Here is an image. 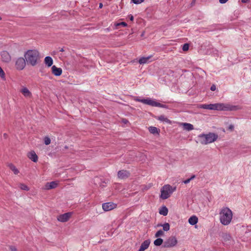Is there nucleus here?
I'll list each match as a JSON object with an SVG mask.
<instances>
[{
  "mask_svg": "<svg viewBox=\"0 0 251 251\" xmlns=\"http://www.w3.org/2000/svg\"><path fill=\"white\" fill-rule=\"evenodd\" d=\"M198 107L204 109L220 111H233L238 109L237 106L231 105L228 103H223L201 104L198 105Z\"/></svg>",
  "mask_w": 251,
  "mask_h": 251,
  "instance_id": "obj_1",
  "label": "nucleus"
},
{
  "mask_svg": "<svg viewBox=\"0 0 251 251\" xmlns=\"http://www.w3.org/2000/svg\"><path fill=\"white\" fill-rule=\"evenodd\" d=\"M24 56L27 64L32 66H35L40 61L39 52L36 50H28Z\"/></svg>",
  "mask_w": 251,
  "mask_h": 251,
  "instance_id": "obj_2",
  "label": "nucleus"
},
{
  "mask_svg": "<svg viewBox=\"0 0 251 251\" xmlns=\"http://www.w3.org/2000/svg\"><path fill=\"white\" fill-rule=\"evenodd\" d=\"M219 217L221 223L224 226H227L231 222L233 213L229 208L224 207L220 211Z\"/></svg>",
  "mask_w": 251,
  "mask_h": 251,
  "instance_id": "obj_3",
  "label": "nucleus"
},
{
  "mask_svg": "<svg viewBox=\"0 0 251 251\" xmlns=\"http://www.w3.org/2000/svg\"><path fill=\"white\" fill-rule=\"evenodd\" d=\"M218 135L213 132H209L207 134H201L198 135V138L202 145H207L216 141Z\"/></svg>",
  "mask_w": 251,
  "mask_h": 251,
  "instance_id": "obj_4",
  "label": "nucleus"
},
{
  "mask_svg": "<svg viewBox=\"0 0 251 251\" xmlns=\"http://www.w3.org/2000/svg\"><path fill=\"white\" fill-rule=\"evenodd\" d=\"M176 190V187H173L169 184L164 185L161 189L160 197L163 200H166L170 197L171 195Z\"/></svg>",
  "mask_w": 251,
  "mask_h": 251,
  "instance_id": "obj_5",
  "label": "nucleus"
},
{
  "mask_svg": "<svg viewBox=\"0 0 251 251\" xmlns=\"http://www.w3.org/2000/svg\"><path fill=\"white\" fill-rule=\"evenodd\" d=\"M138 101H140L143 103L151 105L154 107H159L164 108H168V106L166 104H163L151 99L138 100Z\"/></svg>",
  "mask_w": 251,
  "mask_h": 251,
  "instance_id": "obj_6",
  "label": "nucleus"
},
{
  "mask_svg": "<svg viewBox=\"0 0 251 251\" xmlns=\"http://www.w3.org/2000/svg\"><path fill=\"white\" fill-rule=\"evenodd\" d=\"M177 243V239L175 237H170L164 243L165 248H172L175 246Z\"/></svg>",
  "mask_w": 251,
  "mask_h": 251,
  "instance_id": "obj_7",
  "label": "nucleus"
},
{
  "mask_svg": "<svg viewBox=\"0 0 251 251\" xmlns=\"http://www.w3.org/2000/svg\"><path fill=\"white\" fill-rule=\"evenodd\" d=\"M26 60L23 57L18 58L15 63V67L18 70H23L26 65Z\"/></svg>",
  "mask_w": 251,
  "mask_h": 251,
  "instance_id": "obj_8",
  "label": "nucleus"
},
{
  "mask_svg": "<svg viewBox=\"0 0 251 251\" xmlns=\"http://www.w3.org/2000/svg\"><path fill=\"white\" fill-rule=\"evenodd\" d=\"M102 209L105 211L111 210L117 207V204L112 202H106L102 204Z\"/></svg>",
  "mask_w": 251,
  "mask_h": 251,
  "instance_id": "obj_9",
  "label": "nucleus"
},
{
  "mask_svg": "<svg viewBox=\"0 0 251 251\" xmlns=\"http://www.w3.org/2000/svg\"><path fill=\"white\" fill-rule=\"evenodd\" d=\"M1 60L3 62L8 63L11 60V57L9 52L6 50H3L0 52Z\"/></svg>",
  "mask_w": 251,
  "mask_h": 251,
  "instance_id": "obj_10",
  "label": "nucleus"
},
{
  "mask_svg": "<svg viewBox=\"0 0 251 251\" xmlns=\"http://www.w3.org/2000/svg\"><path fill=\"white\" fill-rule=\"evenodd\" d=\"M72 213L71 212L66 213L65 214L60 215L57 217V220L61 222H66L68 221L71 217Z\"/></svg>",
  "mask_w": 251,
  "mask_h": 251,
  "instance_id": "obj_11",
  "label": "nucleus"
},
{
  "mask_svg": "<svg viewBox=\"0 0 251 251\" xmlns=\"http://www.w3.org/2000/svg\"><path fill=\"white\" fill-rule=\"evenodd\" d=\"M130 176L129 172L126 170L119 171L118 173V177L121 179H126Z\"/></svg>",
  "mask_w": 251,
  "mask_h": 251,
  "instance_id": "obj_12",
  "label": "nucleus"
},
{
  "mask_svg": "<svg viewBox=\"0 0 251 251\" xmlns=\"http://www.w3.org/2000/svg\"><path fill=\"white\" fill-rule=\"evenodd\" d=\"M20 92L26 98H31L32 97L31 92L25 87H23L21 89Z\"/></svg>",
  "mask_w": 251,
  "mask_h": 251,
  "instance_id": "obj_13",
  "label": "nucleus"
},
{
  "mask_svg": "<svg viewBox=\"0 0 251 251\" xmlns=\"http://www.w3.org/2000/svg\"><path fill=\"white\" fill-rule=\"evenodd\" d=\"M58 185V183L56 181H51L50 182H47L45 186L44 189L50 190L51 189L55 188Z\"/></svg>",
  "mask_w": 251,
  "mask_h": 251,
  "instance_id": "obj_14",
  "label": "nucleus"
},
{
  "mask_svg": "<svg viewBox=\"0 0 251 251\" xmlns=\"http://www.w3.org/2000/svg\"><path fill=\"white\" fill-rule=\"evenodd\" d=\"M27 156L30 159H31L34 162H37L38 157L34 151H32L29 152L27 153Z\"/></svg>",
  "mask_w": 251,
  "mask_h": 251,
  "instance_id": "obj_15",
  "label": "nucleus"
},
{
  "mask_svg": "<svg viewBox=\"0 0 251 251\" xmlns=\"http://www.w3.org/2000/svg\"><path fill=\"white\" fill-rule=\"evenodd\" d=\"M51 71L52 74L55 76H60L62 73V69L60 68H57L55 65L51 67Z\"/></svg>",
  "mask_w": 251,
  "mask_h": 251,
  "instance_id": "obj_16",
  "label": "nucleus"
},
{
  "mask_svg": "<svg viewBox=\"0 0 251 251\" xmlns=\"http://www.w3.org/2000/svg\"><path fill=\"white\" fill-rule=\"evenodd\" d=\"M150 243L151 242L149 240H146L144 241L142 243L138 251H144L145 250L147 249L150 246Z\"/></svg>",
  "mask_w": 251,
  "mask_h": 251,
  "instance_id": "obj_17",
  "label": "nucleus"
},
{
  "mask_svg": "<svg viewBox=\"0 0 251 251\" xmlns=\"http://www.w3.org/2000/svg\"><path fill=\"white\" fill-rule=\"evenodd\" d=\"M152 55H150L148 57H143L140 58V59L138 61V62L140 64H144L146 63H148L151 61L150 59L152 58Z\"/></svg>",
  "mask_w": 251,
  "mask_h": 251,
  "instance_id": "obj_18",
  "label": "nucleus"
},
{
  "mask_svg": "<svg viewBox=\"0 0 251 251\" xmlns=\"http://www.w3.org/2000/svg\"><path fill=\"white\" fill-rule=\"evenodd\" d=\"M180 125L183 126V129L187 131H190L194 129V126L189 123H182Z\"/></svg>",
  "mask_w": 251,
  "mask_h": 251,
  "instance_id": "obj_19",
  "label": "nucleus"
},
{
  "mask_svg": "<svg viewBox=\"0 0 251 251\" xmlns=\"http://www.w3.org/2000/svg\"><path fill=\"white\" fill-rule=\"evenodd\" d=\"M155 118L162 122H165L169 124H172V122L164 115L156 117Z\"/></svg>",
  "mask_w": 251,
  "mask_h": 251,
  "instance_id": "obj_20",
  "label": "nucleus"
},
{
  "mask_svg": "<svg viewBox=\"0 0 251 251\" xmlns=\"http://www.w3.org/2000/svg\"><path fill=\"white\" fill-rule=\"evenodd\" d=\"M188 222L190 225H195L198 223V219L196 216H193L189 219Z\"/></svg>",
  "mask_w": 251,
  "mask_h": 251,
  "instance_id": "obj_21",
  "label": "nucleus"
},
{
  "mask_svg": "<svg viewBox=\"0 0 251 251\" xmlns=\"http://www.w3.org/2000/svg\"><path fill=\"white\" fill-rule=\"evenodd\" d=\"M45 63L48 67H50L53 64V60L51 57L47 56L45 58Z\"/></svg>",
  "mask_w": 251,
  "mask_h": 251,
  "instance_id": "obj_22",
  "label": "nucleus"
},
{
  "mask_svg": "<svg viewBox=\"0 0 251 251\" xmlns=\"http://www.w3.org/2000/svg\"><path fill=\"white\" fill-rule=\"evenodd\" d=\"M149 130L151 133L153 134H159V129L154 126H150L149 127Z\"/></svg>",
  "mask_w": 251,
  "mask_h": 251,
  "instance_id": "obj_23",
  "label": "nucleus"
},
{
  "mask_svg": "<svg viewBox=\"0 0 251 251\" xmlns=\"http://www.w3.org/2000/svg\"><path fill=\"white\" fill-rule=\"evenodd\" d=\"M8 166L10 169L13 171L14 174L17 175L19 173L18 169L13 164H10Z\"/></svg>",
  "mask_w": 251,
  "mask_h": 251,
  "instance_id": "obj_24",
  "label": "nucleus"
},
{
  "mask_svg": "<svg viewBox=\"0 0 251 251\" xmlns=\"http://www.w3.org/2000/svg\"><path fill=\"white\" fill-rule=\"evenodd\" d=\"M168 210L166 206L162 207L159 211V214L163 216H166L168 214Z\"/></svg>",
  "mask_w": 251,
  "mask_h": 251,
  "instance_id": "obj_25",
  "label": "nucleus"
},
{
  "mask_svg": "<svg viewBox=\"0 0 251 251\" xmlns=\"http://www.w3.org/2000/svg\"><path fill=\"white\" fill-rule=\"evenodd\" d=\"M157 226H162L163 230L165 231H167L169 230V229H170V225L169 224V223H166L162 225H158Z\"/></svg>",
  "mask_w": 251,
  "mask_h": 251,
  "instance_id": "obj_26",
  "label": "nucleus"
},
{
  "mask_svg": "<svg viewBox=\"0 0 251 251\" xmlns=\"http://www.w3.org/2000/svg\"><path fill=\"white\" fill-rule=\"evenodd\" d=\"M163 240L161 238H157L154 241V244L155 246H159L163 243Z\"/></svg>",
  "mask_w": 251,
  "mask_h": 251,
  "instance_id": "obj_27",
  "label": "nucleus"
},
{
  "mask_svg": "<svg viewBox=\"0 0 251 251\" xmlns=\"http://www.w3.org/2000/svg\"><path fill=\"white\" fill-rule=\"evenodd\" d=\"M19 187L22 190H23L28 191L29 190L28 187L26 185H25L24 183H20L19 184Z\"/></svg>",
  "mask_w": 251,
  "mask_h": 251,
  "instance_id": "obj_28",
  "label": "nucleus"
},
{
  "mask_svg": "<svg viewBox=\"0 0 251 251\" xmlns=\"http://www.w3.org/2000/svg\"><path fill=\"white\" fill-rule=\"evenodd\" d=\"M50 139L48 136H45L44 138V142L45 145H48L50 143Z\"/></svg>",
  "mask_w": 251,
  "mask_h": 251,
  "instance_id": "obj_29",
  "label": "nucleus"
},
{
  "mask_svg": "<svg viewBox=\"0 0 251 251\" xmlns=\"http://www.w3.org/2000/svg\"><path fill=\"white\" fill-rule=\"evenodd\" d=\"M115 25L117 27V28L119 27V26H123L124 27H126L127 26V24L125 22H121L119 23H116L115 24Z\"/></svg>",
  "mask_w": 251,
  "mask_h": 251,
  "instance_id": "obj_30",
  "label": "nucleus"
},
{
  "mask_svg": "<svg viewBox=\"0 0 251 251\" xmlns=\"http://www.w3.org/2000/svg\"><path fill=\"white\" fill-rule=\"evenodd\" d=\"M164 234V232L162 230H158L155 234V237L158 238L160 236H162Z\"/></svg>",
  "mask_w": 251,
  "mask_h": 251,
  "instance_id": "obj_31",
  "label": "nucleus"
},
{
  "mask_svg": "<svg viewBox=\"0 0 251 251\" xmlns=\"http://www.w3.org/2000/svg\"><path fill=\"white\" fill-rule=\"evenodd\" d=\"M189 45L188 44H184L182 47V50L183 51H187L189 49Z\"/></svg>",
  "mask_w": 251,
  "mask_h": 251,
  "instance_id": "obj_32",
  "label": "nucleus"
},
{
  "mask_svg": "<svg viewBox=\"0 0 251 251\" xmlns=\"http://www.w3.org/2000/svg\"><path fill=\"white\" fill-rule=\"evenodd\" d=\"M0 76L1 78H4L5 76V73L3 71L2 69L0 67Z\"/></svg>",
  "mask_w": 251,
  "mask_h": 251,
  "instance_id": "obj_33",
  "label": "nucleus"
},
{
  "mask_svg": "<svg viewBox=\"0 0 251 251\" xmlns=\"http://www.w3.org/2000/svg\"><path fill=\"white\" fill-rule=\"evenodd\" d=\"M144 0H132L133 3L135 4H139L141 3L142 2H143Z\"/></svg>",
  "mask_w": 251,
  "mask_h": 251,
  "instance_id": "obj_34",
  "label": "nucleus"
},
{
  "mask_svg": "<svg viewBox=\"0 0 251 251\" xmlns=\"http://www.w3.org/2000/svg\"><path fill=\"white\" fill-rule=\"evenodd\" d=\"M234 129V126L233 125H230L228 126V129L231 131H233Z\"/></svg>",
  "mask_w": 251,
  "mask_h": 251,
  "instance_id": "obj_35",
  "label": "nucleus"
},
{
  "mask_svg": "<svg viewBox=\"0 0 251 251\" xmlns=\"http://www.w3.org/2000/svg\"><path fill=\"white\" fill-rule=\"evenodd\" d=\"M9 249L11 251H17V249L14 246H10Z\"/></svg>",
  "mask_w": 251,
  "mask_h": 251,
  "instance_id": "obj_36",
  "label": "nucleus"
},
{
  "mask_svg": "<svg viewBox=\"0 0 251 251\" xmlns=\"http://www.w3.org/2000/svg\"><path fill=\"white\" fill-rule=\"evenodd\" d=\"M216 87L215 85H212L211 86L210 90L211 91H214L216 90Z\"/></svg>",
  "mask_w": 251,
  "mask_h": 251,
  "instance_id": "obj_37",
  "label": "nucleus"
},
{
  "mask_svg": "<svg viewBox=\"0 0 251 251\" xmlns=\"http://www.w3.org/2000/svg\"><path fill=\"white\" fill-rule=\"evenodd\" d=\"M190 182V180L189 178H188V179H187L184 180L183 181V183H184V184H187V183H189Z\"/></svg>",
  "mask_w": 251,
  "mask_h": 251,
  "instance_id": "obj_38",
  "label": "nucleus"
},
{
  "mask_svg": "<svg viewBox=\"0 0 251 251\" xmlns=\"http://www.w3.org/2000/svg\"><path fill=\"white\" fill-rule=\"evenodd\" d=\"M228 0H219V2L221 3H226Z\"/></svg>",
  "mask_w": 251,
  "mask_h": 251,
  "instance_id": "obj_39",
  "label": "nucleus"
},
{
  "mask_svg": "<svg viewBox=\"0 0 251 251\" xmlns=\"http://www.w3.org/2000/svg\"><path fill=\"white\" fill-rule=\"evenodd\" d=\"M128 17H129V19H130V21H133V19H134V17L132 15H130L128 16Z\"/></svg>",
  "mask_w": 251,
  "mask_h": 251,
  "instance_id": "obj_40",
  "label": "nucleus"
},
{
  "mask_svg": "<svg viewBox=\"0 0 251 251\" xmlns=\"http://www.w3.org/2000/svg\"><path fill=\"white\" fill-rule=\"evenodd\" d=\"M195 177L196 176L195 175H193L190 178H189L190 181L194 179Z\"/></svg>",
  "mask_w": 251,
  "mask_h": 251,
  "instance_id": "obj_41",
  "label": "nucleus"
},
{
  "mask_svg": "<svg viewBox=\"0 0 251 251\" xmlns=\"http://www.w3.org/2000/svg\"><path fill=\"white\" fill-rule=\"evenodd\" d=\"M249 1V0H242V2L243 3H246Z\"/></svg>",
  "mask_w": 251,
  "mask_h": 251,
  "instance_id": "obj_42",
  "label": "nucleus"
},
{
  "mask_svg": "<svg viewBox=\"0 0 251 251\" xmlns=\"http://www.w3.org/2000/svg\"><path fill=\"white\" fill-rule=\"evenodd\" d=\"M123 123L126 124L128 121H127V120L124 119L123 120Z\"/></svg>",
  "mask_w": 251,
  "mask_h": 251,
  "instance_id": "obj_43",
  "label": "nucleus"
},
{
  "mask_svg": "<svg viewBox=\"0 0 251 251\" xmlns=\"http://www.w3.org/2000/svg\"><path fill=\"white\" fill-rule=\"evenodd\" d=\"M102 4L101 3H100V5H99V7L100 8H102Z\"/></svg>",
  "mask_w": 251,
  "mask_h": 251,
  "instance_id": "obj_44",
  "label": "nucleus"
},
{
  "mask_svg": "<svg viewBox=\"0 0 251 251\" xmlns=\"http://www.w3.org/2000/svg\"><path fill=\"white\" fill-rule=\"evenodd\" d=\"M64 51L63 49H61V50H60V51H62H62Z\"/></svg>",
  "mask_w": 251,
  "mask_h": 251,
  "instance_id": "obj_45",
  "label": "nucleus"
}]
</instances>
